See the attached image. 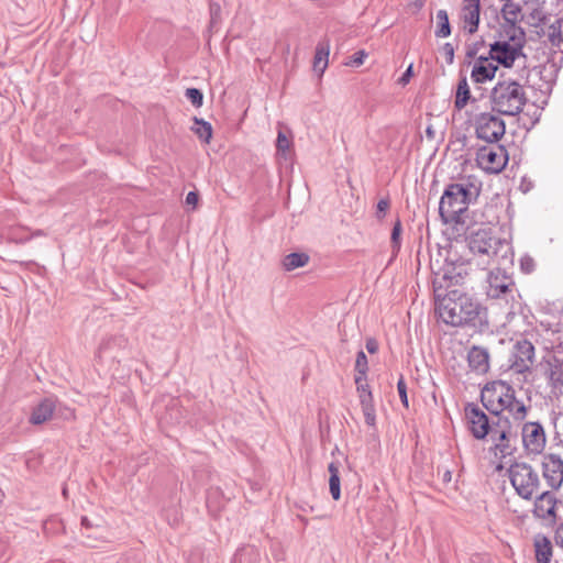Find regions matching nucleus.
I'll list each match as a JSON object with an SVG mask.
<instances>
[{
  "mask_svg": "<svg viewBox=\"0 0 563 563\" xmlns=\"http://www.w3.org/2000/svg\"><path fill=\"white\" fill-rule=\"evenodd\" d=\"M493 110L504 115H517L527 102L523 87L515 80L498 81L490 95Z\"/></svg>",
  "mask_w": 563,
  "mask_h": 563,
  "instance_id": "nucleus-3",
  "label": "nucleus"
},
{
  "mask_svg": "<svg viewBox=\"0 0 563 563\" xmlns=\"http://www.w3.org/2000/svg\"><path fill=\"white\" fill-rule=\"evenodd\" d=\"M556 306H558V309L555 310V312L562 313L563 312V300H559ZM548 313H554V310H549Z\"/></svg>",
  "mask_w": 563,
  "mask_h": 563,
  "instance_id": "nucleus-51",
  "label": "nucleus"
},
{
  "mask_svg": "<svg viewBox=\"0 0 563 563\" xmlns=\"http://www.w3.org/2000/svg\"><path fill=\"white\" fill-rule=\"evenodd\" d=\"M366 56L367 54L365 51H357L351 56L350 60L346 62L345 65L351 67H358L363 65Z\"/></svg>",
  "mask_w": 563,
  "mask_h": 563,
  "instance_id": "nucleus-40",
  "label": "nucleus"
},
{
  "mask_svg": "<svg viewBox=\"0 0 563 563\" xmlns=\"http://www.w3.org/2000/svg\"><path fill=\"white\" fill-rule=\"evenodd\" d=\"M534 553L537 563H550L552 558L551 541L544 536L534 539Z\"/></svg>",
  "mask_w": 563,
  "mask_h": 563,
  "instance_id": "nucleus-25",
  "label": "nucleus"
},
{
  "mask_svg": "<svg viewBox=\"0 0 563 563\" xmlns=\"http://www.w3.org/2000/svg\"><path fill=\"white\" fill-rule=\"evenodd\" d=\"M411 5H413L416 9H420L424 4V0H411Z\"/></svg>",
  "mask_w": 563,
  "mask_h": 563,
  "instance_id": "nucleus-50",
  "label": "nucleus"
},
{
  "mask_svg": "<svg viewBox=\"0 0 563 563\" xmlns=\"http://www.w3.org/2000/svg\"><path fill=\"white\" fill-rule=\"evenodd\" d=\"M356 391L360 398L361 405L374 402L373 394L369 385L366 382V376H355Z\"/></svg>",
  "mask_w": 563,
  "mask_h": 563,
  "instance_id": "nucleus-30",
  "label": "nucleus"
},
{
  "mask_svg": "<svg viewBox=\"0 0 563 563\" xmlns=\"http://www.w3.org/2000/svg\"><path fill=\"white\" fill-rule=\"evenodd\" d=\"M522 444L530 454H540L545 448L547 435L543 426L537 421L523 423L521 428Z\"/></svg>",
  "mask_w": 563,
  "mask_h": 563,
  "instance_id": "nucleus-13",
  "label": "nucleus"
},
{
  "mask_svg": "<svg viewBox=\"0 0 563 563\" xmlns=\"http://www.w3.org/2000/svg\"><path fill=\"white\" fill-rule=\"evenodd\" d=\"M368 371L367 356L363 351H360L355 360V376H366Z\"/></svg>",
  "mask_w": 563,
  "mask_h": 563,
  "instance_id": "nucleus-36",
  "label": "nucleus"
},
{
  "mask_svg": "<svg viewBox=\"0 0 563 563\" xmlns=\"http://www.w3.org/2000/svg\"><path fill=\"white\" fill-rule=\"evenodd\" d=\"M389 208V201L387 199H380L377 203V217L383 218Z\"/></svg>",
  "mask_w": 563,
  "mask_h": 563,
  "instance_id": "nucleus-42",
  "label": "nucleus"
},
{
  "mask_svg": "<svg viewBox=\"0 0 563 563\" xmlns=\"http://www.w3.org/2000/svg\"><path fill=\"white\" fill-rule=\"evenodd\" d=\"M503 245L501 240L493 236L489 230H477L468 238V249L473 254L468 263L475 264L482 269H486L493 264L498 252V246Z\"/></svg>",
  "mask_w": 563,
  "mask_h": 563,
  "instance_id": "nucleus-4",
  "label": "nucleus"
},
{
  "mask_svg": "<svg viewBox=\"0 0 563 563\" xmlns=\"http://www.w3.org/2000/svg\"><path fill=\"white\" fill-rule=\"evenodd\" d=\"M427 133L431 134V129L430 128H428Z\"/></svg>",
  "mask_w": 563,
  "mask_h": 563,
  "instance_id": "nucleus-55",
  "label": "nucleus"
},
{
  "mask_svg": "<svg viewBox=\"0 0 563 563\" xmlns=\"http://www.w3.org/2000/svg\"><path fill=\"white\" fill-rule=\"evenodd\" d=\"M504 19L511 23L516 24L520 19V7L515 3H506L501 10Z\"/></svg>",
  "mask_w": 563,
  "mask_h": 563,
  "instance_id": "nucleus-34",
  "label": "nucleus"
},
{
  "mask_svg": "<svg viewBox=\"0 0 563 563\" xmlns=\"http://www.w3.org/2000/svg\"><path fill=\"white\" fill-rule=\"evenodd\" d=\"M521 55V48L508 42H496L490 45L489 57L495 64L511 67L514 62Z\"/></svg>",
  "mask_w": 563,
  "mask_h": 563,
  "instance_id": "nucleus-16",
  "label": "nucleus"
},
{
  "mask_svg": "<svg viewBox=\"0 0 563 563\" xmlns=\"http://www.w3.org/2000/svg\"><path fill=\"white\" fill-rule=\"evenodd\" d=\"M56 408V399L47 397L43 399L37 406L34 407L30 416V422L38 426L48 421Z\"/></svg>",
  "mask_w": 563,
  "mask_h": 563,
  "instance_id": "nucleus-22",
  "label": "nucleus"
},
{
  "mask_svg": "<svg viewBox=\"0 0 563 563\" xmlns=\"http://www.w3.org/2000/svg\"><path fill=\"white\" fill-rule=\"evenodd\" d=\"M509 478L516 493L530 500L541 485L538 472L528 463H515L509 467Z\"/></svg>",
  "mask_w": 563,
  "mask_h": 563,
  "instance_id": "nucleus-5",
  "label": "nucleus"
},
{
  "mask_svg": "<svg viewBox=\"0 0 563 563\" xmlns=\"http://www.w3.org/2000/svg\"><path fill=\"white\" fill-rule=\"evenodd\" d=\"M549 40L554 47L561 49L563 45V36L561 34V21L556 20L549 29Z\"/></svg>",
  "mask_w": 563,
  "mask_h": 563,
  "instance_id": "nucleus-35",
  "label": "nucleus"
},
{
  "mask_svg": "<svg viewBox=\"0 0 563 563\" xmlns=\"http://www.w3.org/2000/svg\"><path fill=\"white\" fill-rule=\"evenodd\" d=\"M481 187V183L473 176L463 177L459 181L450 184L439 203L442 220L445 223L461 222V216L478 198Z\"/></svg>",
  "mask_w": 563,
  "mask_h": 563,
  "instance_id": "nucleus-1",
  "label": "nucleus"
},
{
  "mask_svg": "<svg viewBox=\"0 0 563 563\" xmlns=\"http://www.w3.org/2000/svg\"><path fill=\"white\" fill-rule=\"evenodd\" d=\"M490 438L494 442L493 450L496 456L504 459L515 452L517 431L512 429L508 418L499 417L497 421H493Z\"/></svg>",
  "mask_w": 563,
  "mask_h": 563,
  "instance_id": "nucleus-6",
  "label": "nucleus"
},
{
  "mask_svg": "<svg viewBox=\"0 0 563 563\" xmlns=\"http://www.w3.org/2000/svg\"><path fill=\"white\" fill-rule=\"evenodd\" d=\"M483 313H486V308L476 298L462 294L460 297L459 317H479Z\"/></svg>",
  "mask_w": 563,
  "mask_h": 563,
  "instance_id": "nucleus-23",
  "label": "nucleus"
},
{
  "mask_svg": "<svg viewBox=\"0 0 563 563\" xmlns=\"http://www.w3.org/2000/svg\"><path fill=\"white\" fill-rule=\"evenodd\" d=\"M536 350L533 344L526 340H518L514 345L510 357V369L517 374L530 372L534 363Z\"/></svg>",
  "mask_w": 563,
  "mask_h": 563,
  "instance_id": "nucleus-11",
  "label": "nucleus"
},
{
  "mask_svg": "<svg viewBox=\"0 0 563 563\" xmlns=\"http://www.w3.org/2000/svg\"><path fill=\"white\" fill-rule=\"evenodd\" d=\"M434 310L437 317H459L460 297L457 289L449 290L442 286L433 287Z\"/></svg>",
  "mask_w": 563,
  "mask_h": 563,
  "instance_id": "nucleus-10",
  "label": "nucleus"
},
{
  "mask_svg": "<svg viewBox=\"0 0 563 563\" xmlns=\"http://www.w3.org/2000/svg\"><path fill=\"white\" fill-rule=\"evenodd\" d=\"M361 407H362V411H363V415H364V418H365V423L368 427H375V424H376V410H375L374 402H369V404H366V405H361Z\"/></svg>",
  "mask_w": 563,
  "mask_h": 563,
  "instance_id": "nucleus-37",
  "label": "nucleus"
},
{
  "mask_svg": "<svg viewBox=\"0 0 563 563\" xmlns=\"http://www.w3.org/2000/svg\"><path fill=\"white\" fill-rule=\"evenodd\" d=\"M401 232H402L401 222H400V220H397L393 227L391 238H390L394 252H398L400 250Z\"/></svg>",
  "mask_w": 563,
  "mask_h": 563,
  "instance_id": "nucleus-38",
  "label": "nucleus"
},
{
  "mask_svg": "<svg viewBox=\"0 0 563 563\" xmlns=\"http://www.w3.org/2000/svg\"><path fill=\"white\" fill-rule=\"evenodd\" d=\"M366 350L371 354L376 353L378 351V342L373 338L367 339L366 340Z\"/></svg>",
  "mask_w": 563,
  "mask_h": 563,
  "instance_id": "nucleus-46",
  "label": "nucleus"
},
{
  "mask_svg": "<svg viewBox=\"0 0 563 563\" xmlns=\"http://www.w3.org/2000/svg\"><path fill=\"white\" fill-rule=\"evenodd\" d=\"M397 390L402 405L408 408L407 385L402 376L397 382Z\"/></svg>",
  "mask_w": 563,
  "mask_h": 563,
  "instance_id": "nucleus-41",
  "label": "nucleus"
},
{
  "mask_svg": "<svg viewBox=\"0 0 563 563\" xmlns=\"http://www.w3.org/2000/svg\"><path fill=\"white\" fill-rule=\"evenodd\" d=\"M81 525L86 528H90L91 527V523L89 521V519L87 517H82L81 518Z\"/></svg>",
  "mask_w": 563,
  "mask_h": 563,
  "instance_id": "nucleus-53",
  "label": "nucleus"
},
{
  "mask_svg": "<svg viewBox=\"0 0 563 563\" xmlns=\"http://www.w3.org/2000/svg\"><path fill=\"white\" fill-rule=\"evenodd\" d=\"M542 476L551 490H558L563 484V459L559 454L549 453L542 456Z\"/></svg>",
  "mask_w": 563,
  "mask_h": 563,
  "instance_id": "nucleus-14",
  "label": "nucleus"
},
{
  "mask_svg": "<svg viewBox=\"0 0 563 563\" xmlns=\"http://www.w3.org/2000/svg\"><path fill=\"white\" fill-rule=\"evenodd\" d=\"M547 369L545 376L549 385L553 390L563 387V360L553 355L545 361Z\"/></svg>",
  "mask_w": 563,
  "mask_h": 563,
  "instance_id": "nucleus-21",
  "label": "nucleus"
},
{
  "mask_svg": "<svg viewBox=\"0 0 563 563\" xmlns=\"http://www.w3.org/2000/svg\"><path fill=\"white\" fill-rule=\"evenodd\" d=\"M517 307L518 309L512 306L511 309L507 312V317H516L517 314L525 316V311L520 302H517Z\"/></svg>",
  "mask_w": 563,
  "mask_h": 563,
  "instance_id": "nucleus-48",
  "label": "nucleus"
},
{
  "mask_svg": "<svg viewBox=\"0 0 563 563\" xmlns=\"http://www.w3.org/2000/svg\"><path fill=\"white\" fill-rule=\"evenodd\" d=\"M412 76V65H410L399 79L401 85H407Z\"/></svg>",
  "mask_w": 563,
  "mask_h": 563,
  "instance_id": "nucleus-47",
  "label": "nucleus"
},
{
  "mask_svg": "<svg viewBox=\"0 0 563 563\" xmlns=\"http://www.w3.org/2000/svg\"><path fill=\"white\" fill-rule=\"evenodd\" d=\"M505 131L504 120L496 114L485 112L478 114L475 119L476 136L489 144L497 143L504 136Z\"/></svg>",
  "mask_w": 563,
  "mask_h": 563,
  "instance_id": "nucleus-8",
  "label": "nucleus"
},
{
  "mask_svg": "<svg viewBox=\"0 0 563 563\" xmlns=\"http://www.w3.org/2000/svg\"><path fill=\"white\" fill-rule=\"evenodd\" d=\"M479 16L481 0H462L460 20L464 31L474 34L478 29Z\"/></svg>",
  "mask_w": 563,
  "mask_h": 563,
  "instance_id": "nucleus-15",
  "label": "nucleus"
},
{
  "mask_svg": "<svg viewBox=\"0 0 563 563\" xmlns=\"http://www.w3.org/2000/svg\"><path fill=\"white\" fill-rule=\"evenodd\" d=\"M292 141L283 131L278 132L276 140V150L278 158L289 161L291 157Z\"/></svg>",
  "mask_w": 563,
  "mask_h": 563,
  "instance_id": "nucleus-29",
  "label": "nucleus"
},
{
  "mask_svg": "<svg viewBox=\"0 0 563 563\" xmlns=\"http://www.w3.org/2000/svg\"><path fill=\"white\" fill-rule=\"evenodd\" d=\"M556 498L553 492L547 490L541 493L534 501L533 506V515L542 520H545L550 523L555 522L556 520Z\"/></svg>",
  "mask_w": 563,
  "mask_h": 563,
  "instance_id": "nucleus-17",
  "label": "nucleus"
},
{
  "mask_svg": "<svg viewBox=\"0 0 563 563\" xmlns=\"http://www.w3.org/2000/svg\"><path fill=\"white\" fill-rule=\"evenodd\" d=\"M330 54V43L329 41H321L318 43L316 47V54L313 57V70L319 73L320 75L324 73L328 67Z\"/></svg>",
  "mask_w": 563,
  "mask_h": 563,
  "instance_id": "nucleus-24",
  "label": "nucleus"
},
{
  "mask_svg": "<svg viewBox=\"0 0 563 563\" xmlns=\"http://www.w3.org/2000/svg\"><path fill=\"white\" fill-rule=\"evenodd\" d=\"M520 265L523 272L530 273L533 269V261L530 257H522L520 261Z\"/></svg>",
  "mask_w": 563,
  "mask_h": 563,
  "instance_id": "nucleus-44",
  "label": "nucleus"
},
{
  "mask_svg": "<svg viewBox=\"0 0 563 563\" xmlns=\"http://www.w3.org/2000/svg\"><path fill=\"white\" fill-rule=\"evenodd\" d=\"M438 27L435 30L437 37H448L451 34V27L449 22V15L445 10H439L437 12Z\"/></svg>",
  "mask_w": 563,
  "mask_h": 563,
  "instance_id": "nucleus-32",
  "label": "nucleus"
},
{
  "mask_svg": "<svg viewBox=\"0 0 563 563\" xmlns=\"http://www.w3.org/2000/svg\"><path fill=\"white\" fill-rule=\"evenodd\" d=\"M472 99L470 86L467 82V78L465 76H462L459 79L456 91H455V99H454V107L456 110L461 111L466 107L468 101Z\"/></svg>",
  "mask_w": 563,
  "mask_h": 563,
  "instance_id": "nucleus-26",
  "label": "nucleus"
},
{
  "mask_svg": "<svg viewBox=\"0 0 563 563\" xmlns=\"http://www.w3.org/2000/svg\"><path fill=\"white\" fill-rule=\"evenodd\" d=\"M497 69V64L489 56H479L472 65L471 79L475 84H484L495 77Z\"/></svg>",
  "mask_w": 563,
  "mask_h": 563,
  "instance_id": "nucleus-18",
  "label": "nucleus"
},
{
  "mask_svg": "<svg viewBox=\"0 0 563 563\" xmlns=\"http://www.w3.org/2000/svg\"><path fill=\"white\" fill-rule=\"evenodd\" d=\"M63 495H64L65 497L67 496V488H66V487H64V488H63Z\"/></svg>",
  "mask_w": 563,
  "mask_h": 563,
  "instance_id": "nucleus-54",
  "label": "nucleus"
},
{
  "mask_svg": "<svg viewBox=\"0 0 563 563\" xmlns=\"http://www.w3.org/2000/svg\"><path fill=\"white\" fill-rule=\"evenodd\" d=\"M309 262V256L306 253H290L283 260V266L286 271L290 272L299 267H303Z\"/></svg>",
  "mask_w": 563,
  "mask_h": 563,
  "instance_id": "nucleus-31",
  "label": "nucleus"
},
{
  "mask_svg": "<svg viewBox=\"0 0 563 563\" xmlns=\"http://www.w3.org/2000/svg\"><path fill=\"white\" fill-rule=\"evenodd\" d=\"M487 295L492 298H498L501 294L508 291L512 285L511 278L501 269H494L487 277Z\"/></svg>",
  "mask_w": 563,
  "mask_h": 563,
  "instance_id": "nucleus-19",
  "label": "nucleus"
},
{
  "mask_svg": "<svg viewBox=\"0 0 563 563\" xmlns=\"http://www.w3.org/2000/svg\"><path fill=\"white\" fill-rule=\"evenodd\" d=\"M555 542L558 545L563 548V523L558 528L555 532Z\"/></svg>",
  "mask_w": 563,
  "mask_h": 563,
  "instance_id": "nucleus-49",
  "label": "nucleus"
},
{
  "mask_svg": "<svg viewBox=\"0 0 563 563\" xmlns=\"http://www.w3.org/2000/svg\"><path fill=\"white\" fill-rule=\"evenodd\" d=\"M465 417L467 419L470 431L477 440H483L493 432V422L488 416L475 404L465 406Z\"/></svg>",
  "mask_w": 563,
  "mask_h": 563,
  "instance_id": "nucleus-12",
  "label": "nucleus"
},
{
  "mask_svg": "<svg viewBox=\"0 0 563 563\" xmlns=\"http://www.w3.org/2000/svg\"><path fill=\"white\" fill-rule=\"evenodd\" d=\"M186 98L195 106L201 107L203 101L202 92L197 88H188L185 92Z\"/></svg>",
  "mask_w": 563,
  "mask_h": 563,
  "instance_id": "nucleus-39",
  "label": "nucleus"
},
{
  "mask_svg": "<svg viewBox=\"0 0 563 563\" xmlns=\"http://www.w3.org/2000/svg\"><path fill=\"white\" fill-rule=\"evenodd\" d=\"M199 201V196L195 191H189L186 196V205L196 208Z\"/></svg>",
  "mask_w": 563,
  "mask_h": 563,
  "instance_id": "nucleus-43",
  "label": "nucleus"
},
{
  "mask_svg": "<svg viewBox=\"0 0 563 563\" xmlns=\"http://www.w3.org/2000/svg\"><path fill=\"white\" fill-rule=\"evenodd\" d=\"M442 321L451 327L461 328L464 327L467 322V319H442Z\"/></svg>",
  "mask_w": 563,
  "mask_h": 563,
  "instance_id": "nucleus-45",
  "label": "nucleus"
},
{
  "mask_svg": "<svg viewBox=\"0 0 563 563\" xmlns=\"http://www.w3.org/2000/svg\"><path fill=\"white\" fill-rule=\"evenodd\" d=\"M260 553L255 547L246 545L236 550L231 563H258Z\"/></svg>",
  "mask_w": 563,
  "mask_h": 563,
  "instance_id": "nucleus-27",
  "label": "nucleus"
},
{
  "mask_svg": "<svg viewBox=\"0 0 563 563\" xmlns=\"http://www.w3.org/2000/svg\"><path fill=\"white\" fill-rule=\"evenodd\" d=\"M481 400L497 419L503 411H507L515 421L521 422L530 409L522 399L517 398L514 387L503 380L486 384L482 389Z\"/></svg>",
  "mask_w": 563,
  "mask_h": 563,
  "instance_id": "nucleus-2",
  "label": "nucleus"
},
{
  "mask_svg": "<svg viewBox=\"0 0 563 563\" xmlns=\"http://www.w3.org/2000/svg\"><path fill=\"white\" fill-rule=\"evenodd\" d=\"M467 362L473 372L477 374H486L489 369L488 350L483 346H472L467 353Z\"/></svg>",
  "mask_w": 563,
  "mask_h": 563,
  "instance_id": "nucleus-20",
  "label": "nucleus"
},
{
  "mask_svg": "<svg viewBox=\"0 0 563 563\" xmlns=\"http://www.w3.org/2000/svg\"><path fill=\"white\" fill-rule=\"evenodd\" d=\"M328 471L330 473V478H329L330 494L334 500H339L341 497L339 466L336 465V463L331 462L328 466Z\"/></svg>",
  "mask_w": 563,
  "mask_h": 563,
  "instance_id": "nucleus-28",
  "label": "nucleus"
},
{
  "mask_svg": "<svg viewBox=\"0 0 563 563\" xmlns=\"http://www.w3.org/2000/svg\"><path fill=\"white\" fill-rule=\"evenodd\" d=\"M470 264L468 262L448 258L443 267L434 274L433 287L442 286L443 288H450L462 284L468 274L467 266Z\"/></svg>",
  "mask_w": 563,
  "mask_h": 563,
  "instance_id": "nucleus-9",
  "label": "nucleus"
},
{
  "mask_svg": "<svg viewBox=\"0 0 563 563\" xmlns=\"http://www.w3.org/2000/svg\"><path fill=\"white\" fill-rule=\"evenodd\" d=\"M533 18L539 21H542L544 19V14L541 10H534Z\"/></svg>",
  "mask_w": 563,
  "mask_h": 563,
  "instance_id": "nucleus-52",
  "label": "nucleus"
},
{
  "mask_svg": "<svg viewBox=\"0 0 563 563\" xmlns=\"http://www.w3.org/2000/svg\"><path fill=\"white\" fill-rule=\"evenodd\" d=\"M195 124L196 126L192 128L194 132L198 135L199 139H201L203 142L209 143L210 139L212 136V128L211 124L195 118Z\"/></svg>",
  "mask_w": 563,
  "mask_h": 563,
  "instance_id": "nucleus-33",
  "label": "nucleus"
},
{
  "mask_svg": "<svg viewBox=\"0 0 563 563\" xmlns=\"http://www.w3.org/2000/svg\"><path fill=\"white\" fill-rule=\"evenodd\" d=\"M476 163L484 172L498 174L508 163L507 150L497 143H490L477 150Z\"/></svg>",
  "mask_w": 563,
  "mask_h": 563,
  "instance_id": "nucleus-7",
  "label": "nucleus"
}]
</instances>
